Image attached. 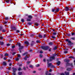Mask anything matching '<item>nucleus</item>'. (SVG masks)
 <instances>
[{"label":"nucleus","instance_id":"57","mask_svg":"<svg viewBox=\"0 0 75 75\" xmlns=\"http://www.w3.org/2000/svg\"><path fill=\"white\" fill-rule=\"evenodd\" d=\"M13 30H15L16 29V28L14 27H13Z\"/></svg>","mask_w":75,"mask_h":75},{"label":"nucleus","instance_id":"59","mask_svg":"<svg viewBox=\"0 0 75 75\" xmlns=\"http://www.w3.org/2000/svg\"><path fill=\"white\" fill-rule=\"evenodd\" d=\"M4 60H6V59H7V58H6V57H4Z\"/></svg>","mask_w":75,"mask_h":75},{"label":"nucleus","instance_id":"63","mask_svg":"<svg viewBox=\"0 0 75 75\" xmlns=\"http://www.w3.org/2000/svg\"><path fill=\"white\" fill-rule=\"evenodd\" d=\"M61 75H64V73L61 74Z\"/></svg>","mask_w":75,"mask_h":75},{"label":"nucleus","instance_id":"14","mask_svg":"<svg viewBox=\"0 0 75 75\" xmlns=\"http://www.w3.org/2000/svg\"><path fill=\"white\" fill-rule=\"evenodd\" d=\"M34 44H35V43L33 41L32 42V43L31 44V45L32 46L33 45H34Z\"/></svg>","mask_w":75,"mask_h":75},{"label":"nucleus","instance_id":"62","mask_svg":"<svg viewBox=\"0 0 75 75\" xmlns=\"http://www.w3.org/2000/svg\"><path fill=\"white\" fill-rule=\"evenodd\" d=\"M13 75H16V73H13Z\"/></svg>","mask_w":75,"mask_h":75},{"label":"nucleus","instance_id":"44","mask_svg":"<svg viewBox=\"0 0 75 75\" xmlns=\"http://www.w3.org/2000/svg\"><path fill=\"white\" fill-rule=\"evenodd\" d=\"M45 37H46V35H45V34L44 35L43 38H45Z\"/></svg>","mask_w":75,"mask_h":75},{"label":"nucleus","instance_id":"15","mask_svg":"<svg viewBox=\"0 0 75 75\" xmlns=\"http://www.w3.org/2000/svg\"><path fill=\"white\" fill-rule=\"evenodd\" d=\"M72 70V69L69 68H68L67 69V71H71Z\"/></svg>","mask_w":75,"mask_h":75},{"label":"nucleus","instance_id":"51","mask_svg":"<svg viewBox=\"0 0 75 75\" xmlns=\"http://www.w3.org/2000/svg\"><path fill=\"white\" fill-rule=\"evenodd\" d=\"M30 62H27V64H30Z\"/></svg>","mask_w":75,"mask_h":75},{"label":"nucleus","instance_id":"49","mask_svg":"<svg viewBox=\"0 0 75 75\" xmlns=\"http://www.w3.org/2000/svg\"><path fill=\"white\" fill-rule=\"evenodd\" d=\"M7 46H10V44H7Z\"/></svg>","mask_w":75,"mask_h":75},{"label":"nucleus","instance_id":"6","mask_svg":"<svg viewBox=\"0 0 75 75\" xmlns=\"http://www.w3.org/2000/svg\"><path fill=\"white\" fill-rule=\"evenodd\" d=\"M69 7L66 6V7L64 8V10L65 11H69Z\"/></svg>","mask_w":75,"mask_h":75},{"label":"nucleus","instance_id":"53","mask_svg":"<svg viewBox=\"0 0 75 75\" xmlns=\"http://www.w3.org/2000/svg\"><path fill=\"white\" fill-rule=\"evenodd\" d=\"M43 53V52L42 51H41L40 52V53H41V54H42V53Z\"/></svg>","mask_w":75,"mask_h":75},{"label":"nucleus","instance_id":"5","mask_svg":"<svg viewBox=\"0 0 75 75\" xmlns=\"http://www.w3.org/2000/svg\"><path fill=\"white\" fill-rule=\"evenodd\" d=\"M41 48L42 49L44 50H47L48 49V47L46 46H42Z\"/></svg>","mask_w":75,"mask_h":75},{"label":"nucleus","instance_id":"55","mask_svg":"<svg viewBox=\"0 0 75 75\" xmlns=\"http://www.w3.org/2000/svg\"><path fill=\"white\" fill-rule=\"evenodd\" d=\"M40 57H41V58L42 57V55H41V54H40Z\"/></svg>","mask_w":75,"mask_h":75},{"label":"nucleus","instance_id":"38","mask_svg":"<svg viewBox=\"0 0 75 75\" xmlns=\"http://www.w3.org/2000/svg\"><path fill=\"white\" fill-rule=\"evenodd\" d=\"M39 66H40V64H37L36 65V67H39Z\"/></svg>","mask_w":75,"mask_h":75},{"label":"nucleus","instance_id":"30","mask_svg":"<svg viewBox=\"0 0 75 75\" xmlns=\"http://www.w3.org/2000/svg\"><path fill=\"white\" fill-rule=\"evenodd\" d=\"M35 25H36V26H38V25L39 24H38V23H35Z\"/></svg>","mask_w":75,"mask_h":75},{"label":"nucleus","instance_id":"9","mask_svg":"<svg viewBox=\"0 0 75 75\" xmlns=\"http://www.w3.org/2000/svg\"><path fill=\"white\" fill-rule=\"evenodd\" d=\"M25 44H26L27 45H29V43L27 41L25 42Z\"/></svg>","mask_w":75,"mask_h":75},{"label":"nucleus","instance_id":"28","mask_svg":"<svg viewBox=\"0 0 75 75\" xmlns=\"http://www.w3.org/2000/svg\"><path fill=\"white\" fill-rule=\"evenodd\" d=\"M64 54H67V53H68V51H64Z\"/></svg>","mask_w":75,"mask_h":75},{"label":"nucleus","instance_id":"32","mask_svg":"<svg viewBox=\"0 0 75 75\" xmlns=\"http://www.w3.org/2000/svg\"><path fill=\"white\" fill-rule=\"evenodd\" d=\"M19 60V59L18 57L16 58V60L17 61Z\"/></svg>","mask_w":75,"mask_h":75},{"label":"nucleus","instance_id":"21","mask_svg":"<svg viewBox=\"0 0 75 75\" xmlns=\"http://www.w3.org/2000/svg\"><path fill=\"white\" fill-rule=\"evenodd\" d=\"M28 17L29 18H32V16H28Z\"/></svg>","mask_w":75,"mask_h":75},{"label":"nucleus","instance_id":"10","mask_svg":"<svg viewBox=\"0 0 75 75\" xmlns=\"http://www.w3.org/2000/svg\"><path fill=\"white\" fill-rule=\"evenodd\" d=\"M69 61V59H65L64 60V62H68Z\"/></svg>","mask_w":75,"mask_h":75},{"label":"nucleus","instance_id":"64","mask_svg":"<svg viewBox=\"0 0 75 75\" xmlns=\"http://www.w3.org/2000/svg\"><path fill=\"white\" fill-rule=\"evenodd\" d=\"M35 72H36V71H33V73H35Z\"/></svg>","mask_w":75,"mask_h":75},{"label":"nucleus","instance_id":"2","mask_svg":"<svg viewBox=\"0 0 75 75\" xmlns=\"http://www.w3.org/2000/svg\"><path fill=\"white\" fill-rule=\"evenodd\" d=\"M24 55H26V56L25 58H24V59L25 60H27V58H28L30 57V55L28 54L27 53H25L23 54V56H24Z\"/></svg>","mask_w":75,"mask_h":75},{"label":"nucleus","instance_id":"7","mask_svg":"<svg viewBox=\"0 0 75 75\" xmlns=\"http://www.w3.org/2000/svg\"><path fill=\"white\" fill-rule=\"evenodd\" d=\"M13 72H16V71H17V69L16 68L14 69V68H13Z\"/></svg>","mask_w":75,"mask_h":75},{"label":"nucleus","instance_id":"8","mask_svg":"<svg viewBox=\"0 0 75 75\" xmlns=\"http://www.w3.org/2000/svg\"><path fill=\"white\" fill-rule=\"evenodd\" d=\"M54 43L52 42H50L49 43V44L50 45H52Z\"/></svg>","mask_w":75,"mask_h":75},{"label":"nucleus","instance_id":"18","mask_svg":"<svg viewBox=\"0 0 75 75\" xmlns=\"http://www.w3.org/2000/svg\"><path fill=\"white\" fill-rule=\"evenodd\" d=\"M4 56L5 57H6V56H9V55H8V54L7 53H6L5 54V55H4Z\"/></svg>","mask_w":75,"mask_h":75},{"label":"nucleus","instance_id":"56","mask_svg":"<svg viewBox=\"0 0 75 75\" xmlns=\"http://www.w3.org/2000/svg\"><path fill=\"white\" fill-rule=\"evenodd\" d=\"M19 67H21L22 66V64H21L19 65Z\"/></svg>","mask_w":75,"mask_h":75},{"label":"nucleus","instance_id":"60","mask_svg":"<svg viewBox=\"0 0 75 75\" xmlns=\"http://www.w3.org/2000/svg\"><path fill=\"white\" fill-rule=\"evenodd\" d=\"M23 69H24V70H25V69H26L24 67H23Z\"/></svg>","mask_w":75,"mask_h":75},{"label":"nucleus","instance_id":"47","mask_svg":"<svg viewBox=\"0 0 75 75\" xmlns=\"http://www.w3.org/2000/svg\"><path fill=\"white\" fill-rule=\"evenodd\" d=\"M57 47L56 46L54 48V49L55 50H56V49H57Z\"/></svg>","mask_w":75,"mask_h":75},{"label":"nucleus","instance_id":"41","mask_svg":"<svg viewBox=\"0 0 75 75\" xmlns=\"http://www.w3.org/2000/svg\"><path fill=\"white\" fill-rule=\"evenodd\" d=\"M21 69V68L20 67L18 69V71H20Z\"/></svg>","mask_w":75,"mask_h":75},{"label":"nucleus","instance_id":"31","mask_svg":"<svg viewBox=\"0 0 75 75\" xmlns=\"http://www.w3.org/2000/svg\"><path fill=\"white\" fill-rule=\"evenodd\" d=\"M28 24L29 25H31V23L30 22H28Z\"/></svg>","mask_w":75,"mask_h":75},{"label":"nucleus","instance_id":"61","mask_svg":"<svg viewBox=\"0 0 75 75\" xmlns=\"http://www.w3.org/2000/svg\"><path fill=\"white\" fill-rule=\"evenodd\" d=\"M52 71V70L51 69H50V70H49V72H51Z\"/></svg>","mask_w":75,"mask_h":75},{"label":"nucleus","instance_id":"12","mask_svg":"<svg viewBox=\"0 0 75 75\" xmlns=\"http://www.w3.org/2000/svg\"><path fill=\"white\" fill-rule=\"evenodd\" d=\"M29 67L30 68H34L33 66L32 65H29Z\"/></svg>","mask_w":75,"mask_h":75},{"label":"nucleus","instance_id":"46","mask_svg":"<svg viewBox=\"0 0 75 75\" xmlns=\"http://www.w3.org/2000/svg\"><path fill=\"white\" fill-rule=\"evenodd\" d=\"M16 32H17V33H19L20 32V30H16Z\"/></svg>","mask_w":75,"mask_h":75},{"label":"nucleus","instance_id":"1","mask_svg":"<svg viewBox=\"0 0 75 75\" xmlns=\"http://www.w3.org/2000/svg\"><path fill=\"white\" fill-rule=\"evenodd\" d=\"M50 60L48 59L47 60V64L48 65V67H50L51 66V63H48L50 61H52V59H55V57L54 56H52L50 57Z\"/></svg>","mask_w":75,"mask_h":75},{"label":"nucleus","instance_id":"35","mask_svg":"<svg viewBox=\"0 0 75 75\" xmlns=\"http://www.w3.org/2000/svg\"><path fill=\"white\" fill-rule=\"evenodd\" d=\"M27 21H31V19H27Z\"/></svg>","mask_w":75,"mask_h":75},{"label":"nucleus","instance_id":"13","mask_svg":"<svg viewBox=\"0 0 75 75\" xmlns=\"http://www.w3.org/2000/svg\"><path fill=\"white\" fill-rule=\"evenodd\" d=\"M55 13H57L59 11V9H57L56 10H55Z\"/></svg>","mask_w":75,"mask_h":75},{"label":"nucleus","instance_id":"19","mask_svg":"<svg viewBox=\"0 0 75 75\" xmlns=\"http://www.w3.org/2000/svg\"><path fill=\"white\" fill-rule=\"evenodd\" d=\"M10 0H6V1L7 3H8L9 1H10Z\"/></svg>","mask_w":75,"mask_h":75},{"label":"nucleus","instance_id":"11","mask_svg":"<svg viewBox=\"0 0 75 75\" xmlns=\"http://www.w3.org/2000/svg\"><path fill=\"white\" fill-rule=\"evenodd\" d=\"M65 73L66 75H69V72H67V71H65Z\"/></svg>","mask_w":75,"mask_h":75},{"label":"nucleus","instance_id":"17","mask_svg":"<svg viewBox=\"0 0 75 75\" xmlns=\"http://www.w3.org/2000/svg\"><path fill=\"white\" fill-rule=\"evenodd\" d=\"M3 44H4V42L0 41V45H3Z\"/></svg>","mask_w":75,"mask_h":75},{"label":"nucleus","instance_id":"22","mask_svg":"<svg viewBox=\"0 0 75 75\" xmlns=\"http://www.w3.org/2000/svg\"><path fill=\"white\" fill-rule=\"evenodd\" d=\"M69 58H73V59H75L74 57L72 56H70L69 57Z\"/></svg>","mask_w":75,"mask_h":75},{"label":"nucleus","instance_id":"36","mask_svg":"<svg viewBox=\"0 0 75 75\" xmlns=\"http://www.w3.org/2000/svg\"><path fill=\"white\" fill-rule=\"evenodd\" d=\"M15 45H14L12 46V48H15Z\"/></svg>","mask_w":75,"mask_h":75},{"label":"nucleus","instance_id":"24","mask_svg":"<svg viewBox=\"0 0 75 75\" xmlns=\"http://www.w3.org/2000/svg\"><path fill=\"white\" fill-rule=\"evenodd\" d=\"M71 39L73 40H75V38L73 37L71 38Z\"/></svg>","mask_w":75,"mask_h":75},{"label":"nucleus","instance_id":"45","mask_svg":"<svg viewBox=\"0 0 75 75\" xmlns=\"http://www.w3.org/2000/svg\"><path fill=\"white\" fill-rule=\"evenodd\" d=\"M48 72V71H47V72H46L45 74L46 75H47Z\"/></svg>","mask_w":75,"mask_h":75},{"label":"nucleus","instance_id":"54","mask_svg":"<svg viewBox=\"0 0 75 75\" xmlns=\"http://www.w3.org/2000/svg\"><path fill=\"white\" fill-rule=\"evenodd\" d=\"M8 70H10V69H11V67H10L8 69Z\"/></svg>","mask_w":75,"mask_h":75},{"label":"nucleus","instance_id":"39","mask_svg":"<svg viewBox=\"0 0 75 75\" xmlns=\"http://www.w3.org/2000/svg\"><path fill=\"white\" fill-rule=\"evenodd\" d=\"M55 9H52V12H54V11H55Z\"/></svg>","mask_w":75,"mask_h":75},{"label":"nucleus","instance_id":"29","mask_svg":"<svg viewBox=\"0 0 75 75\" xmlns=\"http://www.w3.org/2000/svg\"><path fill=\"white\" fill-rule=\"evenodd\" d=\"M75 34V33H71V35H72V36H73V35H74Z\"/></svg>","mask_w":75,"mask_h":75},{"label":"nucleus","instance_id":"27","mask_svg":"<svg viewBox=\"0 0 75 75\" xmlns=\"http://www.w3.org/2000/svg\"><path fill=\"white\" fill-rule=\"evenodd\" d=\"M21 74H22V72H19L18 73V74L19 75H21Z\"/></svg>","mask_w":75,"mask_h":75},{"label":"nucleus","instance_id":"26","mask_svg":"<svg viewBox=\"0 0 75 75\" xmlns=\"http://www.w3.org/2000/svg\"><path fill=\"white\" fill-rule=\"evenodd\" d=\"M40 42V40H37L36 41V42L37 43H40V42Z\"/></svg>","mask_w":75,"mask_h":75},{"label":"nucleus","instance_id":"3","mask_svg":"<svg viewBox=\"0 0 75 75\" xmlns=\"http://www.w3.org/2000/svg\"><path fill=\"white\" fill-rule=\"evenodd\" d=\"M17 45H18L19 47V50L20 51V52H21V49L23 48V46H21V44H20V43H17Z\"/></svg>","mask_w":75,"mask_h":75},{"label":"nucleus","instance_id":"20","mask_svg":"<svg viewBox=\"0 0 75 75\" xmlns=\"http://www.w3.org/2000/svg\"><path fill=\"white\" fill-rule=\"evenodd\" d=\"M53 35H57V33L56 32H54L53 33Z\"/></svg>","mask_w":75,"mask_h":75},{"label":"nucleus","instance_id":"25","mask_svg":"<svg viewBox=\"0 0 75 75\" xmlns=\"http://www.w3.org/2000/svg\"><path fill=\"white\" fill-rule=\"evenodd\" d=\"M3 64L4 65H6V62H3Z\"/></svg>","mask_w":75,"mask_h":75},{"label":"nucleus","instance_id":"16","mask_svg":"<svg viewBox=\"0 0 75 75\" xmlns=\"http://www.w3.org/2000/svg\"><path fill=\"white\" fill-rule=\"evenodd\" d=\"M60 64L61 62H60V61H58L57 63V64L58 65H59Z\"/></svg>","mask_w":75,"mask_h":75},{"label":"nucleus","instance_id":"33","mask_svg":"<svg viewBox=\"0 0 75 75\" xmlns=\"http://www.w3.org/2000/svg\"><path fill=\"white\" fill-rule=\"evenodd\" d=\"M21 21L22 22H23V23H24V19H22Z\"/></svg>","mask_w":75,"mask_h":75},{"label":"nucleus","instance_id":"34","mask_svg":"<svg viewBox=\"0 0 75 75\" xmlns=\"http://www.w3.org/2000/svg\"><path fill=\"white\" fill-rule=\"evenodd\" d=\"M52 38H53L54 39H55V37L54 36H52Z\"/></svg>","mask_w":75,"mask_h":75},{"label":"nucleus","instance_id":"48","mask_svg":"<svg viewBox=\"0 0 75 75\" xmlns=\"http://www.w3.org/2000/svg\"><path fill=\"white\" fill-rule=\"evenodd\" d=\"M18 57H21V56H20V54H18Z\"/></svg>","mask_w":75,"mask_h":75},{"label":"nucleus","instance_id":"40","mask_svg":"<svg viewBox=\"0 0 75 75\" xmlns=\"http://www.w3.org/2000/svg\"><path fill=\"white\" fill-rule=\"evenodd\" d=\"M5 31H6V30H2V32H5Z\"/></svg>","mask_w":75,"mask_h":75},{"label":"nucleus","instance_id":"37","mask_svg":"<svg viewBox=\"0 0 75 75\" xmlns=\"http://www.w3.org/2000/svg\"><path fill=\"white\" fill-rule=\"evenodd\" d=\"M0 39H1V40H3V38L2 37H0Z\"/></svg>","mask_w":75,"mask_h":75},{"label":"nucleus","instance_id":"23","mask_svg":"<svg viewBox=\"0 0 75 75\" xmlns=\"http://www.w3.org/2000/svg\"><path fill=\"white\" fill-rule=\"evenodd\" d=\"M39 37H40V38H42V36L41 35H39Z\"/></svg>","mask_w":75,"mask_h":75},{"label":"nucleus","instance_id":"58","mask_svg":"<svg viewBox=\"0 0 75 75\" xmlns=\"http://www.w3.org/2000/svg\"><path fill=\"white\" fill-rule=\"evenodd\" d=\"M5 19H6V20H8V18H7V17H6V18H5Z\"/></svg>","mask_w":75,"mask_h":75},{"label":"nucleus","instance_id":"52","mask_svg":"<svg viewBox=\"0 0 75 75\" xmlns=\"http://www.w3.org/2000/svg\"><path fill=\"white\" fill-rule=\"evenodd\" d=\"M16 54V52H13V54H12V55H14V54Z\"/></svg>","mask_w":75,"mask_h":75},{"label":"nucleus","instance_id":"43","mask_svg":"<svg viewBox=\"0 0 75 75\" xmlns=\"http://www.w3.org/2000/svg\"><path fill=\"white\" fill-rule=\"evenodd\" d=\"M29 51V52H32V51H33V50L30 49V50Z\"/></svg>","mask_w":75,"mask_h":75},{"label":"nucleus","instance_id":"50","mask_svg":"<svg viewBox=\"0 0 75 75\" xmlns=\"http://www.w3.org/2000/svg\"><path fill=\"white\" fill-rule=\"evenodd\" d=\"M13 65L12 63H10L9 64V66H11V65Z\"/></svg>","mask_w":75,"mask_h":75},{"label":"nucleus","instance_id":"4","mask_svg":"<svg viewBox=\"0 0 75 75\" xmlns=\"http://www.w3.org/2000/svg\"><path fill=\"white\" fill-rule=\"evenodd\" d=\"M66 41L68 42V43H69V44H67V45H69V44L70 45H72V44H73V43H72L71 41L69 40V39H66Z\"/></svg>","mask_w":75,"mask_h":75},{"label":"nucleus","instance_id":"42","mask_svg":"<svg viewBox=\"0 0 75 75\" xmlns=\"http://www.w3.org/2000/svg\"><path fill=\"white\" fill-rule=\"evenodd\" d=\"M30 37H34V35H30Z\"/></svg>","mask_w":75,"mask_h":75}]
</instances>
